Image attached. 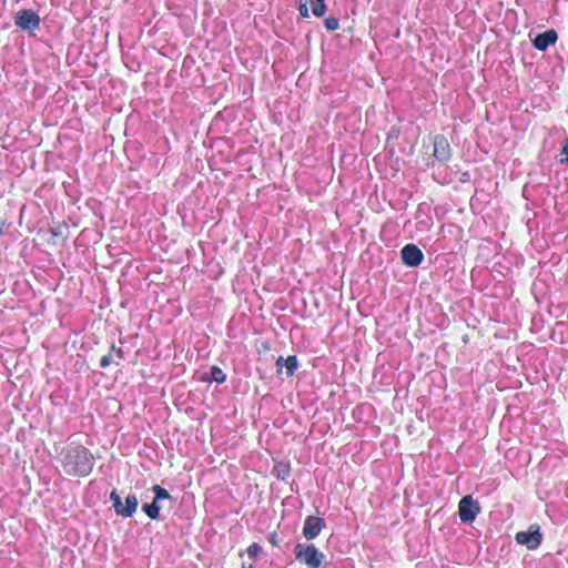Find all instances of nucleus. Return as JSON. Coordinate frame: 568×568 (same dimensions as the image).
<instances>
[{
	"label": "nucleus",
	"mask_w": 568,
	"mask_h": 568,
	"mask_svg": "<svg viewBox=\"0 0 568 568\" xmlns=\"http://www.w3.org/2000/svg\"><path fill=\"white\" fill-rule=\"evenodd\" d=\"M59 459L65 475L87 477L94 467V456L91 450L75 443L67 444L60 452Z\"/></svg>",
	"instance_id": "nucleus-1"
},
{
	"label": "nucleus",
	"mask_w": 568,
	"mask_h": 568,
	"mask_svg": "<svg viewBox=\"0 0 568 568\" xmlns=\"http://www.w3.org/2000/svg\"><path fill=\"white\" fill-rule=\"evenodd\" d=\"M295 559L307 568H320L325 559V555L313 544H297L294 547Z\"/></svg>",
	"instance_id": "nucleus-2"
},
{
	"label": "nucleus",
	"mask_w": 568,
	"mask_h": 568,
	"mask_svg": "<svg viewBox=\"0 0 568 568\" xmlns=\"http://www.w3.org/2000/svg\"><path fill=\"white\" fill-rule=\"evenodd\" d=\"M110 500L112 501L115 514L124 518L132 517L139 506L138 497L134 494L126 496L125 503L123 504L115 489L110 494Z\"/></svg>",
	"instance_id": "nucleus-3"
},
{
	"label": "nucleus",
	"mask_w": 568,
	"mask_h": 568,
	"mask_svg": "<svg viewBox=\"0 0 568 568\" xmlns=\"http://www.w3.org/2000/svg\"><path fill=\"white\" fill-rule=\"evenodd\" d=\"M13 19L17 27L30 32L39 29L41 22L40 16L31 9L19 10Z\"/></svg>",
	"instance_id": "nucleus-4"
},
{
	"label": "nucleus",
	"mask_w": 568,
	"mask_h": 568,
	"mask_svg": "<svg viewBox=\"0 0 568 568\" xmlns=\"http://www.w3.org/2000/svg\"><path fill=\"white\" fill-rule=\"evenodd\" d=\"M480 511L478 501L470 495L464 496L458 504V514L463 523H473Z\"/></svg>",
	"instance_id": "nucleus-5"
},
{
	"label": "nucleus",
	"mask_w": 568,
	"mask_h": 568,
	"mask_svg": "<svg viewBox=\"0 0 568 568\" xmlns=\"http://www.w3.org/2000/svg\"><path fill=\"white\" fill-rule=\"evenodd\" d=\"M515 539L519 545H526L528 549L534 550L541 544L542 535L538 525H531L527 531H518Z\"/></svg>",
	"instance_id": "nucleus-6"
},
{
	"label": "nucleus",
	"mask_w": 568,
	"mask_h": 568,
	"mask_svg": "<svg viewBox=\"0 0 568 568\" xmlns=\"http://www.w3.org/2000/svg\"><path fill=\"white\" fill-rule=\"evenodd\" d=\"M324 527L325 521L322 517L307 516L303 526V536L305 539L312 540L321 534Z\"/></svg>",
	"instance_id": "nucleus-7"
},
{
	"label": "nucleus",
	"mask_w": 568,
	"mask_h": 568,
	"mask_svg": "<svg viewBox=\"0 0 568 568\" xmlns=\"http://www.w3.org/2000/svg\"><path fill=\"white\" fill-rule=\"evenodd\" d=\"M400 253L404 264L410 267L418 266L424 258L422 250L415 244L405 245Z\"/></svg>",
	"instance_id": "nucleus-8"
},
{
	"label": "nucleus",
	"mask_w": 568,
	"mask_h": 568,
	"mask_svg": "<svg viewBox=\"0 0 568 568\" xmlns=\"http://www.w3.org/2000/svg\"><path fill=\"white\" fill-rule=\"evenodd\" d=\"M434 158L439 162H447L452 156V149L446 136L439 134L434 139Z\"/></svg>",
	"instance_id": "nucleus-9"
},
{
	"label": "nucleus",
	"mask_w": 568,
	"mask_h": 568,
	"mask_svg": "<svg viewBox=\"0 0 568 568\" xmlns=\"http://www.w3.org/2000/svg\"><path fill=\"white\" fill-rule=\"evenodd\" d=\"M558 40V34L554 29L547 30L536 36L532 40L534 47L539 51L547 50L550 45H554Z\"/></svg>",
	"instance_id": "nucleus-10"
},
{
	"label": "nucleus",
	"mask_w": 568,
	"mask_h": 568,
	"mask_svg": "<svg viewBox=\"0 0 568 568\" xmlns=\"http://www.w3.org/2000/svg\"><path fill=\"white\" fill-rule=\"evenodd\" d=\"M283 366H285V368H286V375L288 377L293 376L298 366L297 357L295 355H291L284 359L283 356H280L276 359L277 373H281Z\"/></svg>",
	"instance_id": "nucleus-11"
},
{
	"label": "nucleus",
	"mask_w": 568,
	"mask_h": 568,
	"mask_svg": "<svg viewBox=\"0 0 568 568\" xmlns=\"http://www.w3.org/2000/svg\"><path fill=\"white\" fill-rule=\"evenodd\" d=\"M273 474L278 478V479H286L290 474H291V467L287 463H284V462H278L274 465L273 467Z\"/></svg>",
	"instance_id": "nucleus-12"
},
{
	"label": "nucleus",
	"mask_w": 568,
	"mask_h": 568,
	"mask_svg": "<svg viewBox=\"0 0 568 568\" xmlns=\"http://www.w3.org/2000/svg\"><path fill=\"white\" fill-rule=\"evenodd\" d=\"M142 510L145 513V515L151 519H159L160 518V506L158 505V501L153 500L151 504H144L142 506Z\"/></svg>",
	"instance_id": "nucleus-13"
},
{
	"label": "nucleus",
	"mask_w": 568,
	"mask_h": 568,
	"mask_svg": "<svg viewBox=\"0 0 568 568\" xmlns=\"http://www.w3.org/2000/svg\"><path fill=\"white\" fill-rule=\"evenodd\" d=\"M312 12L315 17H323L326 11L324 0H311Z\"/></svg>",
	"instance_id": "nucleus-14"
},
{
	"label": "nucleus",
	"mask_w": 568,
	"mask_h": 568,
	"mask_svg": "<svg viewBox=\"0 0 568 568\" xmlns=\"http://www.w3.org/2000/svg\"><path fill=\"white\" fill-rule=\"evenodd\" d=\"M152 490L155 494V497H154L155 501H159L161 499H169V498H171L169 491L165 488L161 487L160 485H154L152 487Z\"/></svg>",
	"instance_id": "nucleus-15"
},
{
	"label": "nucleus",
	"mask_w": 568,
	"mask_h": 568,
	"mask_svg": "<svg viewBox=\"0 0 568 568\" xmlns=\"http://www.w3.org/2000/svg\"><path fill=\"white\" fill-rule=\"evenodd\" d=\"M112 363H114L115 365H119V361L114 359V355H113V353L111 351L109 352V354L103 355L100 358V367H102V368H106Z\"/></svg>",
	"instance_id": "nucleus-16"
},
{
	"label": "nucleus",
	"mask_w": 568,
	"mask_h": 568,
	"mask_svg": "<svg viewBox=\"0 0 568 568\" xmlns=\"http://www.w3.org/2000/svg\"><path fill=\"white\" fill-rule=\"evenodd\" d=\"M211 375H212V378L216 382V383H224L225 379H226V375L224 374V372L217 367V366H213L211 368Z\"/></svg>",
	"instance_id": "nucleus-17"
},
{
	"label": "nucleus",
	"mask_w": 568,
	"mask_h": 568,
	"mask_svg": "<svg viewBox=\"0 0 568 568\" xmlns=\"http://www.w3.org/2000/svg\"><path fill=\"white\" fill-rule=\"evenodd\" d=\"M325 28L328 31H335L339 28V21L335 17H328L324 20Z\"/></svg>",
	"instance_id": "nucleus-18"
},
{
	"label": "nucleus",
	"mask_w": 568,
	"mask_h": 568,
	"mask_svg": "<svg viewBox=\"0 0 568 568\" xmlns=\"http://www.w3.org/2000/svg\"><path fill=\"white\" fill-rule=\"evenodd\" d=\"M246 552L251 559H255L262 552V547L258 544L253 542L247 547Z\"/></svg>",
	"instance_id": "nucleus-19"
},
{
	"label": "nucleus",
	"mask_w": 568,
	"mask_h": 568,
	"mask_svg": "<svg viewBox=\"0 0 568 568\" xmlns=\"http://www.w3.org/2000/svg\"><path fill=\"white\" fill-rule=\"evenodd\" d=\"M110 349L114 355V359L119 361V363L124 358V351L121 347L118 348L115 345H112Z\"/></svg>",
	"instance_id": "nucleus-20"
},
{
	"label": "nucleus",
	"mask_w": 568,
	"mask_h": 568,
	"mask_svg": "<svg viewBox=\"0 0 568 568\" xmlns=\"http://www.w3.org/2000/svg\"><path fill=\"white\" fill-rule=\"evenodd\" d=\"M268 541L271 542L272 546L280 547L281 539L278 538V535L276 531H273L270 534Z\"/></svg>",
	"instance_id": "nucleus-21"
},
{
	"label": "nucleus",
	"mask_w": 568,
	"mask_h": 568,
	"mask_svg": "<svg viewBox=\"0 0 568 568\" xmlns=\"http://www.w3.org/2000/svg\"><path fill=\"white\" fill-rule=\"evenodd\" d=\"M561 153L565 154L566 158L561 159L560 162L568 164V139L565 140V142H564V145H562V149H561Z\"/></svg>",
	"instance_id": "nucleus-22"
},
{
	"label": "nucleus",
	"mask_w": 568,
	"mask_h": 568,
	"mask_svg": "<svg viewBox=\"0 0 568 568\" xmlns=\"http://www.w3.org/2000/svg\"><path fill=\"white\" fill-rule=\"evenodd\" d=\"M298 10H300V14L303 18H307L308 17V9H307V6L305 3L301 4Z\"/></svg>",
	"instance_id": "nucleus-23"
},
{
	"label": "nucleus",
	"mask_w": 568,
	"mask_h": 568,
	"mask_svg": "<svg viewBox=\"0 0 568 568\" xmlns=\"http://www.w3.org/2000/svg\"><path fill=\"white\" fill-rule=\"evenodd\" d=\"M263 349H270V346H268L267 342L263 343Z\"/></svg>",
	"instance_id": "nucleus-24"
},
{
	"label": "nucleus",
	"mask_w": 568,
	"mask_h": 568,
	"mask_svg": "<svg viewBox=\"0 0 568 568\" xmlns=\"http://www.w3.org/2000/svg\"><path fill=\"white\" fill-rule=\"evenodd\" d=\"M242 568H254V567L252 565L246 566L245 564H243Z\"/></svg>",
	"instance_id": "nucleus-25"
}]
</instances>
